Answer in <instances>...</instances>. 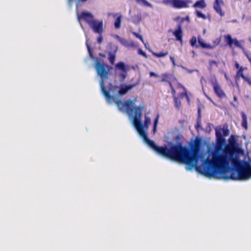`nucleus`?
Here are the masks:
<instances>
[{
  "mask_svg": "<svg viewBox=\"0 0 251 251\" xmlns=\"http://www.w3.org/2000/svg\"><path fill=\"white\" fill-rule=\"evenodd\" d=\"M224 41L230 48H233V45H234L235 47L242 48V45L240 44L239 42L236 39H232L231 36L230 34H226L224 36Z\"/></svg>",
  "mask_w": 251,
  "mask_h": 251,
  "instance_id": "nucleus-11",
  "label": "nucleus"
},
{
  "mask_svg": "<svg viewBox=\"0 0 251 251\" xmlns=\"http://www.w3.org/2000/svg\"><path fill=\"white\" fill-rule=\"evenodd\" d=\"M199 162V161H198ZM228 160L226 155L215 152L212 154L211 159L207 158L202 163V169L197 165L193 167L188 166V170L195 168L196 170L209 178L215 177L218 179L224 180L232 179L234 180H241L239 177V172L231 169L229 171L230 175H226V166L228 165Z\"/></svg>",
  "mask_w": 251,
  "mask_h": 251,
  "instance_id": "nucleus-2",
  "label": "nucleus"
},
{
  "mask_svg": "<svg viewBox=\"0 0 251 251\" xmlns=\"http://www.w3.org/2000/svg\"><path fill=\"white\" fill-rule=\"evenodd\" d=\"M137 83L129 85H126L124 87H122L120 89L119 91H118V93L120 95H124L126 94L128 90L135 87Z\"/></svg>",
  "mask_w": 251,
  "mask_h": 251,
  "instance_id": "nucleus-15",
  "label": "nucleus"
},
{
  "mask_svg": "<svg viewBox=\"0 0 251 251\" xmlns=\"http://www.w3.org/2000/svg\"><path fill=\"white\" fill-rule=\"evenodd\" d=\"M241 116L242 119V126L247 129L248 128L247 117L244 112L242 113Z\"/></svg>",
  "mask_w": 251,
  "mask_h": 251,
  "instance_id": "nucleus-19",
  "label": "nucleus"
},
{
  "mask_svg": "<svg viewBox=\"0 0 251 251\" xmlns=\"http://www.w3.org/2000/svg\"><path fill=\"white\" fill-rule=\"evenodd\" d=\"M87 0H78L79 1H82V2H85L86 1H87Z\"/></svg>",
  "mask_w": 251,
  "mask_h": 251,
  "instance_id": "nucleus-52",
  "label": "nucleus"
},
{
  "mask_svg": "<svg viewBox=\"0 0 251 251\" xmlns=\"http://www.w3.org/2000/svg\"><path fill=\"white\" fill-rule=\"evenodd\" d=\"M122 15L121 14L116 19L114 22V27L116 29L120 28L121 27Z\"/></svg>",
  "mask_w": 251,
  "mask_h": 251,
  "instance_id": "nucleus-20",
  "label": "nucleus"
},
{
  "mask_svg": "<svg viewBox=\"0 0 251 251\" xmlns=\"http://www.w3.org/2000/svg\"><path fill=\"white\" fill-rule=\"evenodd\" d=\"M217 130L221 131L223 137L227 136L229 135V129L227 128V127L225 128V126H224V127Z\"/></svg>",
  "mask_w": 251,
  "mask_h": 251,
  "instance_id": "nucleus-23",
  "label": "nucleus"
},
{
  "mask_svg": "<svg viewBox=\"0 0 251 251\" xmlns=\"http://www.w3.org/2000/svg\"><path fill=\"white\" fill-rule=\"evenodd\" d=\"M197 126H200V125H199V124L198 123H197Z\"/></svg>",
  "mask_w": 251,
  "mask_h": 251,
  "instance_id": "nucleus-56",
  "label": "nucleus"
},
{
  "mask_svg": "<svg viewBox=\"0 0 251 251\" xmlns=\"http://www.w3.org/2000/svg\"><path fill=\"white\" fill-rule=\"evenodd\" d=\"M171 76L172 75L171 74H169L167 73L162 74L161 75L162 78L160 80H159V81L165 82L167 83L169 80H170Z\"/></svg>",
  "mask_w": 251,
  "mask_h": 251,
  "instance_id": "nucleus-18",
  "label": "nucleus"
},
{
  "mask_svg": "<svg viewBox=\"0 0 251 251\" xmlns=\"http://www.w3.org/2000/svg\"><path fill=\"white\" fill-rule=\"evenodd\" d=\"M86 46H87V50H88V53H89V56H90V58H92V59L94 58V56L93 55L92 50L91 48H90V46L87 43L86 44Z\"/></svg>",
  "mask_w": 251,
  "mask_h": 251,
  "instance_id": "nucleus-28",
  "label": "nucleus"
},
{
  "mask_svg": "<svg viewBox=\"0 0 251 251\" xmlns=\"http://www.w3.org/2000/svg\"><path fill=\"white\" fill-rule=\"evenodd\" d=\"M149 75H150V77H152V76H154L155 77H159L158 75H157V74H156L155 73H154V72H150Z\"/></svg>",
  "mask_w": 251,
  "mask_h": 251,
  "instance_id": "nucleus-36",
  "label": "nucleus"
},
{
  "mask_svg": "<svg viewBox=\"0 0 251 251\" xmlns=\"http://www.w3.org/2000/svg\"><path fill=\"white\" fill-rule=\"evenodd\" d=\"M150 51L151 52L152 54L157 57H162L166 56L168 54V52L166 51L165 52H160L159 53L154 52L151 50H150Z\"/></svg>",
  "mask_w": 251,
  "mask_h": 251,
  "instance_id": "nucleus-22",
  "label": "nucleus"
},
{
  "mask_svg": "<svg viewBox=\"0 0 251 251\" xmlns=\"http://www.w3.org/2000/svg\"><path fill=\"white\" fill-rule=\"evenodd\" d=\"M171 91H172V94L173 98H175V97H176V90H175V88H173V89H171Z\"/></svg>",
  "mask_w": 251,
  "mask_h": 251,
  "instance_id": "nucleus-38",
  "label": "nucleus"
},
{
  "mask_svg": "<svg viewBox=\"0 0 251 251\" xmlns=\"http://www.w3.org/2000/svg\"><path fill=\"white\" fill-rule=\"evenodd\" d=\"M249 41L251 43V38H250L249 39Z\"/></svg>",
  "mask_w": 251,
  "mask_h": 251,
  "instance_id": "nucleus-54",
  "label": "nucleus"
},
{
  "mask_svg": "<svg viewBox=\"0 0 251 251\" xmlns=\"http://www.w3.org/2000/svg\"><path fill=\"white\" fill-rule=\"evenodd\" d=\"M164 3L170 4L175 8L181 9L188 7V4L192 3V1L191 0H165Z\"/></svg>",
  "mask_w": 251,
  "mask_h": 251,
  "instance_id": "nucleus-6",
  "label": "nucleus"
},
{
  "mask_svg": "<svg viewBox=\"0 0 251 251\" xmlns=\"http://www.w3.org/2000/svg\"><path fill=\"white\" fill-rule=\"evenodd\" d=\"M215 135L216 138V149L217 151H221L223 150L224 146H225L226 139L223 137L220 130L216 129Z\"/></svg>",
  "mask_w": 251,
  "mask_h": 251,
  "instance_id": "nucleus-8",
  "label": "nucleus"
},
{
  "mask_svg": "<svg viewBox=\"0 0 251 251\" xmlns=\"http://www.w3.org/2000/svg\"><path fill=\"white\" fill-rule=\"evenodd\" d=\"M184 21H186L188 22H190V18L188 16H186L185 17L181 18V20L179 24H181V26H182V24L184 22Z\"/></svg>",
  "mask_w": 251,
  "mask_h": 251,
  "instance_id": "nucleus-31",
  "label": "nucleus"
},
{
  "mask_svg": "<svg viewBox=\"0 0 251 251\" xmlns=\"http://www.w3.org/2000/svg\"><path fill=\"white\" fill-rule=\"evenodd\" d=\"M179 20H181V18L179 17V16H177L175 19V20L177 21H178Z\"/></svg>",
  "mask_w": 251,
  "mask_h": 251,
  "instance_id": "nucleus-42",
  "label": "nucleus"
},
{
  "mask_svg": "<svg viewBox=\"0 0 251 251\" xmlns=\"http://www.w3.org/2000/svg\"><path fill=\"white\" fill-rule=\"evenodd\" d=\"M197 43V38L195 36H193L190 41V44L192 47L196 45Z\"/></svg>",
  "mask_w": 251,
  "mask_h": 251,
  "instance_id": "nucleus-29",
  "label": "nucleus"
},
{
  "mask_svg": "<svg viewBox=\"0 0 251 251\" xmlns=\"http://www.w3.org/2000/svg\"><path fill=\"white\" fill-rule=\"evenodd\" d=\"M179 96L181 98H182L184 96H185L188 100H189V97L187 95V93L186 92H185V93H181L179 94Z\"/></svg>",
  "mask_w": 251,
  "mask_h": 251,
  "instance_id": "nucleus-32",
  "label": "nucleus"
},
{
  "mask_svg": "<svg viewBox=\"0 0 251 251\" xmlns=\"http://www.w3.org/2000/svg\"><path fill=\"white\" fill-rule=\"evenodd\" d=\"M210 82L213 86L215 94L219 99H223L226 97L225 93L222 89L216 78L211 79L210 80Z\"/></svg>",
  "mask_w": 251,
  "mask_h": 251,
  "instance_id": "nucleus-7",
  "label": "nucleus"
},
{
  "mask_svg": "<svg viewBox=\"0 0 251 251\" xmlns=\"http://www.w3.org/2000/svg\"><path fill=\"white\" fill-rule=\"evenodd\" d=\"M233 100H234V101L235 102H237V97L235 95L233 96Z\"/></svg>",
  "mask_w": 251,
  "mask_h": 251,
  "instance_id": "nucleus-41",
  "label": "nucleus"
},
{
  "mask_svg": "<svg viewBox=\"0 0 251 251\" xmlns=\"http://www.w3.org/2000/svg\"><path fill=\"white\" fill-rule=\"evenodd\" d=\"M109 86H110L112 87V84H111V83H110L109 84Z\"/></svg>",
  "mask_w": 251,
  "mask_h": 251,
  "instance_id": "nucleus-53",
  "label": "nucleus"
},
{
  "mask_svg": "<svg viewBox=\"0 0 251 251\" xmlns=\"http://www.w3.org/2000/svg\"><path fill=\"white\" fill-rule=\"evenodd\" d=\"M172 63L173 64V65L175 66L176 64H175V59L173 61H171Z\"/></svg>",
  "mask_w": 251,
  "mask_h": 251,
  "instance_id": "nucleus-49",
  "label": "nucleus"
},
{
  "mask_svg": "<svg viewBox=\"0 0 251 251\" xmlns=\"http://www.w3.org/2000/svg\"><path fill=\"white\" fill-rule=\"evenodd\" d=\"M224 2L222 0H215L213 8L216 12L219 14L221 17L224 15V12H223L221 9V5H223Z\"/></svg>",
  "mask_w": 251,
  "mask_h": 251,
  "instance_id": "nucleus-14",
  "label": "nucleus"
},
{
  "mask_svg": "<svg viewBox=\"0 0 251 251\" xmlns=\"http://www.w3.org/2000/svg\"><path fill=\"white\" fill-rule=\"evenodd\" d=\"M156 131V126H154L153 127V132L154 133Z\"/></svg>",
  "mask_w": 251,
  "mask_h": 251,
  "instance_id": "nucleus-44",
  "label": "nucleus"
},
{
  "mask_svg": "<svg viewBox=\"0 0 251 251\" xmlns=\"http://www.w3.org/2000/svg\"><path fill=\"white\" fill-rule=\"evenodd\" d=\"M243 79L245 81H246L249 84L250 83V82H251V79L248 77H247V76H245Z\"/></svg>",
  "mask_w": 251,
  "mask_h": 251,
  "instance_id": "nucleus-37",
  "label": "nucleus"
},
{
  "mask_svg": "<svg viewBox=\"0 0 251 251\" xmlns=\"http://www.w3.org/2000/svg\"><path fill=\"white\" fill-rule=\"evenodd\" d=\"M99 55L101 56V57H105V54H102V53H99Z\"/></svg>",
  "mask_w": 251,
  "mask_h": 251,
  "instance_id": "nucleus-46",
  "label": "nucleus"
},
{
  "mask_svg": "<svg viewBox=\"0 0 251 251\" xmlns=\"http://www.w3.org/2000/svg\"><path fill=\"white\" fill-rule=\"evenodd\" d=\"M89 26L94 33L101 34L103 32V22L102 20L98 21L95 20Z\"/></svg>",
  "mask_w": 251,
  "mask_h": 251,
  "instance_id": "nucleus-9",
  "label": "nucleus"
},
{
  "mask_svg": "<svg viewBox=\"0 0 251 251\" xmlns=\"http://www.w3.org/2000/svg\"><path fill=\"white\" fill-rule=\"evenodd\" d=\"M249 2L251 1V0H248Z\"/></svg>",
  "mask_w": 251,
  "mask_h": 251,
  "instance_id": "nucleus-60",
  "label": "nucleus"
},
{
  "mask_svg": "<svg viewBox=\"0 0 251 251\" xmlns=\"http://www.w3.org/2000/svg\"><path fill=\"white\" fill-rule=\"evenodd\" d=\"M220 42V40H219L218 42V44H219Z\"/></svg>",
  "mask_w": 251,
  "mask_h": 251,
  "instance_id": "nucleus-59",
  "label": "nucleus"
},
{
  "mask_svg": "<svg viewBox=\"0 0 251 251\" xmlns=\"http://www.w3.org/2000/svg\"><path fill=\"white\" fill-rule=\"evenodd\" d=\"M186 70H187V71L189 73H192V72H193V70H190L188 69H186Z\"/></svg>",
  "mask_w": 251,
  "mask_h": 251,
  "instance_id": "nucleus-45",
  "label": "nucleus"
},
{
  "mask_svg": "<svg viewBox=\"0 0 251 251\" xmlns=\"http://www.w3.org/2000/svg\"><path fill=\"white\" fill-rule=\"evenodd\" d=\"M134 34L136 36V37L137 38H139L142 42H143V41H144L143 38L142 36L141 35H139V34H138V33H134Z\"/></svg>",
  "mask_w": 251,
  "mask_h": 251,
  "instance_id": "nucleus-35",
  "label": "nucleus"
},
{
  "mask_svg": "<svg viewBox=\"0 0 251 251\" xmlns=\"http://www.w3.org/2000/svg\"><path fill=\"white\" fill-rule=\"evenodd\" d=\"M115 103L119 110L126 111L130 116L134 114L133 124L140 135L144 139V141L159 155L172 160L181 162L186 165L193 167L197 165V163L201 158L200 153L201 150V139L197 137L194 143H190V149L186 146H183L180 143L177 144L170 143L168 149L166 146H158L154 141L148 137L147 133L144 130L148 128L151 124V119L145 116L144 125L141 123L142 110L141 106L134 107V103L130 100H126L125 103L121 100H117Z\"/></svg>",
  "mask_w": 251,
  "mask_h": 251,
  "instance_id": "nucleus-1",
  "label": "nucleus"
},
{
  "mask_svg": "<svg viewBox=\"0 0 251 251\" xmlns=\"http://www.w3.org/2000/svg\"><path fill=\"white\" fill-rule=\"evenodd\" d=\"M109 56L108 57V59L111 63V64H113L115 60V56L114 54H112L111 53L109 52Z\"/></svg>",
  "mask_w": 251,
  "mask_h": 251,
  "instance_id": "nucleus-27",
  "label": "nucleus"
},
{
  "mask_svg": "<svg viewBox=\"0 0 251 251\" xmlns=\"http://www.w3.org/2000/svg\"><path fill=\"white\" fill-rule=\"evenodd\" d=\"M158 119H159V115H157L153 122V126H157V125L158 121Z\"/></svg>",
  "mask_w": 251,
  "mask_h": 251,
  "instance_id": "nucleus-33",
  "label": "nucleus"
},
{
  "mask_svg": "<svg viewBox=\"0 0 251 251\" xmlns=\"http://www.w3.org/2000/svg\"><path fill=\"white\" fill-rule=\"evenodd\" d=\"M196 13L197 16L198 18H202V19H204V20L206 19V16L204 14L201 13V11H197L196 12Z\"/></svg>",
  "mask_w": 251,
  "mask_h": 251,
  "instance_id": "nucleus-26",
  "label": "nucleus"
},
{
  "mask_svg": "<svg viewBox=\"0 0 251 251\" xmlns=\"http://www.w3.org/2000/svg\"><path fill=\"white\" fill-rule=\"evenodd\" d=\"M206 3L204 0H199L197 1L193 5V7L203 9L206 7Z\"/></svg>",
  "mask_w": 251,
  "mask_h": 251,
  "instance_id": "nucleus-16",
  "label": "nucleus"
},
{
  "mask_svg": "<svg viewBox=\"0 0 251 251\" xmlns=\"http://www.w3.org/2000/svg\"><path fill=\"white\" fill-rule=\"evenodd\" d=\"M136 17L138 20V21L140 22L141 20V15L139 14H137L136 15Z\"/></svg>",
  "mask_w": 251,
  "mask_h": 251,
  "instance_id": "nucleus-40",
  "label": "nucleus"
},
{
  "mask_svg": "<svg viewBox=\"0 0 251 251\" xmlns=\"http://www.w3.org/2000/svg\"><path fill=\"white\" fill-rule=\"evenodd\" d=\"M206 98H207V99L208 100H209L210 101H211L213 103H214V102L213 101V100H212V99H211L209 97H208V96H206Z\"/></svg>",
  "mask_w": 251,
  "mask_h": 251,
  "instance_id": "nucleus-43",
  "label": "nucleus"
},
{
  "mask_svg": "<svg viewBox=\"0 0 251 251\" xmlns=\"http://www.w3.org/2000/svg\"><path fill=\"white\" fill-rule=\"evenodd\" d=\"M136 2L140 4L147 7H151L152 5L146 0H135Z\"/></svg>",
  "mask_w": 251,
  "mask_h": 251,
  "instance_id": "nucleus-21",
  "label": "nucleus"
},
{
  "mask_svg": "<svg viewBox=\"0 0 251 251\" xmlns=\"http://www.w3.org/2000/svg\"><path fill=\"white\" fill-rule=\"evenodd\" d=\"M77 18L79 21L83 20L89 25L94 21V15L90 12L82 11L80 15H77Z\"/></svg>",
  "mask_w": 251,
  "mask_h": 251,
  "instance_id": "nucleus-10",
  "label": "nucleus"
},
{
  "mask_svg": "<svg viewBox=\"0 0 251 251\" xmlns=\"http://www.w3.org/2000/svg\"><path fill=\"white\" fill-rule=\"evenodd\" d=\"M95 69L98 75L100 78V84L102 93L107 100H114V98L111 96L109 90H107L104 85V80L108 78L110 74L108 66L97 61L95 63Z\"/></svg>",
  "mask_w": 251,
  "mask_h": 251,
  "instance_id": "nucleus-3",
  "label": "nucleus"
},
{
  "mask_svg": "<svg viewBox=\"0 0 251 251\" xmlns=\"http://www.w3.org/2000/svg\"><path fill=\"white\" fill-rule=\"evenodd\" d=\"M231 137H233V143L229 140V145H226L224 150V152L226 155H228L231 157V159L233 158L232 156L234 154L239 152V151L240 150V148L235 146L236 141L234 136L231 135L230 138Z\"/></svg>",
  "mask_w": 251,
  "mask_h": 251,
  "instance_id": "nucleus-5",
  "label": "nucleus"
},
{
  "mask_svg": "<svg viewBox=\"0 0 251 251\" xmlns=\"http://www.w3.org/2000/svg\"><path fill=\"white\" fill-rule=\"evenodd\" d=\"M243 68L242 67H241L236 74L237 76H240L243 78L245 76L243 73Z\"/></svg>",
  "mask_w": 251,
  "mask_h": 251,
  "instance_id": "nucleus-25",
  "label": "nucleus"
},
{
  "mask_svg": "<svg viewBox=\"0 0 251 251\" xmlns=\"http://www.w3.org/2000/svg\"><path fill=\"white\" fill-rule=\"evenodd\" d=\"M231 161L237 167V172H239V177L241 180H246L251 178V165L250 163L246 161L243 164H241L239 160L235 158H232Z\"/></svg>",
  "mask_w": 251,
  "mask_h": 251,
  "instance_id": "nucleus-4",
  "label": "nucleus"
},
{
  "mask_svg": "<svg viewBox=\"0 0 251 251\" xmlns=\"http://www.w3.org/2000/svg\"><path fill=\"white\" fill-rule=\"evenodd\" d=\"M212 62L213 63H214V64H215V63H216V62H215V61H212Z\"/></svg>",
  "mask_w": 251,
  "mask_h": 251,
  "instance_id": "nucleus-55",
  "label": "nucleus"
},
{
  "mask_svg": "<svg viewBox=\"0 0 251 251\" xmlns=\"http://www.w3.org/2000/svg\"><path fill=\"white\" fill-rule=\"evenodd\" d=\"M170 58L171 61H173L175 59L174 57H172V56H170Z\"/></svg>",
  "mask_w": 251,
  "mask_h": 251,
  "instance_id": "nucleus-48",
  "label": "nucleus"
},
{
  "mask_svg": "<svg viewBox=\"0 0 251 251\" xmlns=\"http://www.w3.org/2000/svg\"><path fill=\"white\" fill-rule=\"evenodd\" d=\"M174 101L175 107L176 108L179 109L181 105V102L179 99L177 97H175L174 98Z\"/></svg>",
  "mask_w": 251,
  "mask_h": 251,
  "instance_id": "nucleus-24",
  "label": "nucleus"
},
{
  "mask_svg": "<svg viewBox=\"0 0 251 251\" xmlns=\"http://www.w3.org/2000/svg\"><path fill=\"white\" fill-rule=\"evenodd\" d=\"M198 42L200 46L203 49H212L214 48V47L211 45L205 43L201 38H198Z\"/></svg>",
  "mask_w": 251,
  "mask_h": 251,
  "instance_id": "nucleus-17",
  "label": "nucleus"
},
{
  "mask_svg": "<svg viewBox=\"0 0 251 251\" xmlns=\"http://www.w3.org/2000/svg\"><path fill=\"white\" fill-rule=\"evenodd\" d=\"M236 68L238 69L239 67V65L238 63H236L235 64Z\"/></svg>",
  "mask_w": 251,
  "mask_h": 251,
  "instance_id": "nucleus-47",
  "label": "nucleus"
},
{
  "mask_svg": "<svg viewBox=\"0 0 251 251\" xmlns=\"http://www.w3.org/2000/svg\"><path fill=\"white\" fill-rule=\"evenodd\" d=\"M115 66L118 69L123 72V73H121L119 75L122 78L123 80H124L127 75V70L125 63L123 62H119L116 64Z\"/></svg>",
  "mask_w": 251,
  "mask_h": 251,
  "instance_id": "nucleus-13",
  "label": "nucleus"
},
{
  "mask_svg": "<svg viewBox=\"0 0 251 251\" xmlns=\"http://www.w3.org/2000/svg\"><path fill=\"white\" fill-rule=\"evenodd\" d=\"M198 112H200V109H199V110H198Z\"/></svg>",
  "mask_w": 251,
  "mask_h": 251,
  "instance_id": "nucleus-58",
  "label": "nucleus"
},
{
  "mask_svg": "<svg viewBox=\"0 0 251 251\" xmlns=\"http://www.w3.org/2000/svg\"><path fill=\"white\" fill-rule=\"evenodd\" d=\"M230 140V141L233 143V137L229 138V140Z\"/></svg>",
  "mask_w": 251,
  "mask_h": 251,
  "instance_id": "nucleus-51",
  "label": "nucleus"
},
{
  "mask_svg": "<svg viewBox=\"0 0 251 251\" xmlns=\"http://www.w3.org/2000/svg\"><path fill=\"white\" fill-rule=\"evenodd\" d=\"M138 53L139 54L142 55L145 58H148V56L145 52L143 51L142 49H139L138 50Z\"/></svg>",
  "mask_w": 251,
  "mask_h": 251,
  "instance_id": "nucleus-30",
  "label": "nucleus"
},
{
  "mask_svg": "<svg viewBox=\"0 0 251 251\" xmlns=\"http://www.w3.org/2000/svg\"><path fill=\"white\" fill-rule=\"evenodd\" d=\"M100 35L97 38V42L98 44H100L103 40V37L101 34H100Z\"/></svg>",
  "mask_w": 251,
  "mask_h": 251,
  "instance_id": "nucleus-34",
  "label": "nucleus"
},
{
  "mask_svg": "<svg viewBox=\"0 0 251 251\" xmlns=\"http://www.w3.org/2000/svg\"><path fill=\"white\" fill-rule=\"evenodd\" d=\"M167 83H168L171 89H173V88H174V87L172 83L170 81V80H169Z\"/></svg>",
  "mask_w": 251,
  "mask_h": 251,
  "instance_id": "nucleus-39",
  "label": "nucleus"
},
{
  "mask_svg": "<svg viewBox=\"0 0 251 251\" xmlns=\"http://www.w3.org/2000/svg\"><path fill=\"white\" fill-rule=\"evenodd\" d=\"M172 63L173 64V65L175 66L176 64H175V59L173 61H171Z\"/></svg>",
  "mask_w": 251,
  "mask_h": 251,
  "instance_id": "nucleus-50",
  "label": "nucleus"
},
{
  "mask_svg": "<svg viewBox=\"0 0 251 251\" xmlns=\"http://www.w3.org/2000/svg\"><path fill=\"white\" fill-rule=\"evenodd\" d=\"M117 14H114V17H115V15H116Z\"/></svg>",
  "mask_w": 251,
  "mask_h": 251,
  "instance_id": "nucleus-57",
  "label": "nucleus"
},
{
  "mask_svg": "<svg viewBox=\"0 0 251 251\" xmlns=\"http://www.w3.org/2000/svg\"><path fill=\"white\" fill-rule=\"evenodd\" d=\"M173 34L175 36L176 40L181 43L182 42L183 32L181 24H178L177 25V29L173 32Z\"/></svg>",
  "mask_w": 251,
  "mask_h": 251,
  "instance_id": "nucleus-12",
  "label": "nucleus"
}]
</instances>
